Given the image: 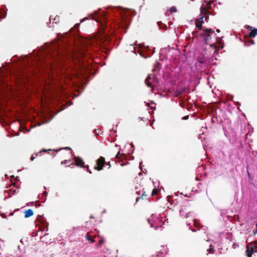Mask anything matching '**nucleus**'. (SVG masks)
<instances>
[{"label":"nucleus","instance_id":"obj_1","mask_svg":"<svg viewBox=\"0 0 257 257\" xmlns=\"http://www.w3.org/2000/svg\"><path fill=\"white\" fill-rule=\"evenodd\" d=\"M131 11L121 7H110L107 13L101 9L95 11L80 20L83 23L89 19L99 24L98 33L89 38L76 36L80 24H76L69 32L58 33L52 43H46L38 51L33 50L30 56L22 55L16 63L12 72L7 67L0 69V116H6L5 106L12 96V79L15 84L22 82L37 74L44 75V95L49 99L58 100L66 96L67 89L77 86L83 79L96 73L95 65L98 63L91 50L109 52L114 41L125 33L129 27Z\"/></svg>","mask_w":257,"mask_h":257},{"label":"nucleus","instance_id":"obj_2","mask_svg":"<svg viewBox=\"0 0 257 257\" xmlns=\"http://www.w3.org/2000/svg\"><path fill=\"white\" fill-rule=\"evenodd\" d=\"M204 17L202 16L196 21V27L199 30L198 31H193L192 33L193 40L195 38L196 40L203 41L204 44L209 43L212 35H215L214 31L211 29H202V24L204 23L203 19Z\"/></svg>","mask_w":257,"mask_h":257},{"label":"nucleus","instance_id":"obj_3","mask_svg":"<svg viewBox=\"0 0 257 257\" xmlns=\"http://www.w3.org/2000/svg\"><path fill=\"white\" fill-rule=\"evenodd\" d=\"M180 53V52L178 49L168 46L161 49L160 57L162 60H163V59L161 57L163 56V58H165L170 61H174L175 63H177L179 58Z\"/></svg>","mask_w":257,"mask_h":257},{"label":"nucleus","instance_id":"obj_4","mask_svg":"<svg viewBox=\"0 0 257 257\" xmlns=\"http://www.w3.org/2000/svg\"><path fill=\"white\" fill-rule=\"evenodd\" d=\"M138 53L143 58L150 57L155 52L149 46H145L142 44H139L138 47Z\"/></svg>","mask_w":257,"mask_h":257},{"label":"nucleus","instance_id":"obj_5","mask_svg":"<svg viewBox=\"0 0 257 257\" xmlns=\"http://www.w3.org/2000/svg\"><path fill=\"white\" fill-rule=\"evenodd\" d=\"M148 221L150 224L151 227H153L155 229L162 227L165 224V221L163 219V217H157L155 214H152L151 217L148 218Z\"/></svg>","mask_w":257,"mask_h":257},{"label":"nucleus","instance_id":"obj_6","mask_svg":"<svg viewBox=\"0 0 257 257\" xmlns=\"http://www.w3.org/2000/svg\"><path fill=\"white\" fill-rule=\"evenodd\" d=\"M195 216H196L195 213L193 212H191V211H189L187 213H186L185 216V217H186V218H188V217L192 218V222L189 223L187 222V224L188 226H189L190 227V229L192 231H194V232L196 231V230L192 228L193 226H195V227H196L197 228H199L200 227L199 223L197 222L196 219L195 218Z\"/></svg>","mask_w":257,"mask_h":257},{"label":"nucleus","instance_id":"obj_7","mask_svg":"<svg viewBox=\"0 0 257 257\" xmlns=\"http://www.w3.org/2000/svg\"><path fill=\"white\" fill-rule=\"evenodd\" d=\"M256 252V242H249L246 244V253L247 257H251L252 254Z\"/></svg>","mask_w":257,"mask_h":257},{"label":"nucleus","instance_id":"obj_8","mask_svg":"<svg viewBox=\"0 0 257 257\" xmlns=\"http://www.w3.org/2000/svg\"><path fill=\"white\" fill-rule=\"evenodd\" d=\"M36 222H39L42 227L44 229L46 228V230L48 231L49 224L43 215H38L36 219Z\"/></svg>","mask_w":257,"mask_h":257},{"label":"nucleus","instance_id":"obj_9","mask_svg":"<svg viewBox=\"0 0 257 257\" xmlns=\"http://www.w3.org/2000/svg\"><path fill=\"white\" fill-rule=\"evenodd\" d=\"M156 81V79L154 75L149 74L145 79V83L148 87H152Z\"/></svg>","mask_w":257,"mask_h":257},{"label":"nucleus","instance_id":"obj_10","mask_svg":"<svg viewBox=\"0 0 257 257\" xmlns=\"http://www.w3.org/2000/svg\"><path fill=\"white\" fill-rule=\"evenodd\" d=\"M218 45L216 46L214 44H210V46L211 47H213L214 49H215V51H214L212 56L215 57L218 54V51L220 49H222L224 47V45L223 43H222L221 42H219L217 41Z\"/></svg>","mask_w":257,"mask_h":257},{"label":"nucleus","instance_id":"obj_11","mask_svg":"<svg viewBox=\"0 0 257 257\" xmlns=\"http://www.w3.org/2000/svg\"><path fill=\"white\" fill-rule=\"evenodd\" d=\"M105 163V162L104 158L103 157H100L96 161V166L95 167V169L97 171H100L102 170Z\"/></svg>","mask_w":257,"mask_h":257},{"label":"nucleus","instance_id":"obj_12","mask_svg":"<svg viewBox=\"0 0 257 257\" xmlns=\"http://www.w3.org/2000/svg\"><path fill=\"white\" fill-rule=\"evenodd\" d=\"M208 63V57L204 55L200 57H198L197 59L196 63V67L199 66V64H202L204 66L206 65Z\"/></svg>","mask_w":257,"mask_h":257},{"label":"nucleus","instance_id":"obj_13","mask_svg":"<svg viewBox=\"0 0 257 257\" xmlns=\"http://www.w3.org/2000/svg\"><path fill=\"white\" fill-rule=\"evenodd\" d=\"M211 3L210 2H205L202 4L200 7V12L203 15H206L208 12V10L211 7Z\"/></svg>","mask_w":257,"mask_h":257},{"label":"nucleus","instance_id":"obj_14","mask_svg":"<svg viewBox=\"0 0 257 257\" xmlns=\"http://www.w3.org/2000/svg\"><path fill=\"white\" fill-rule=\"evenodd\" d=\"M73 159L75 161V164L76 166L82 168H84V162L82 158L79 157H75Z\"/></svg>","mask_w":257,"mask_h":257},{"label":"nucleus","instance_id":"obj_15","mask_svg":"<svg viewBox=\"0 0 257 257\" xmlns=\"http://www.w3.org/2000/svg\"><path fill=\"white\" fill-rule=\"evenodd\" d=\"M10 189L9 190H5V193H8L9 194L12 195H15L17 194L18 192V191L17 190V189L15 188V186L13 185H11L9 186Z\"/></svg>","mask_w":257,"mask_h":257},{"label":"nucleus","instance_id":"obj_16","mask_svg":"<svg viewBox=\"0 0 257 257\" xmlns=\"http://www.w3.org/2000/svg\"><path fill=\"white\" fill-rule=\"evenodd\" d=\"M33 215V211L32 209H29L25 212V217L28 218Z\"/></svg>","mask_w":257,"mask_h":257},{"label":"nucleus","instance_id":"obj_17","mask_svg":"<svg viewBox=\"0 0 257 257\" xmlns=\"http://www.w3.org/2000/svg\"><path fill=\"white\" fill-rule=\"evenodd\" d=\"M50 20V24L52 22V23H57L59 21V17H55V18H53L52 16H51L50 17L49 19Z\"/></svg>","mask_w":257,"mask_h":257},{"label":"nucleus","instance_id":"obj_18","mask_svg":"<svg viewBox=\"0 0 257 257\" xmlns=\"http://www.w3.org/2000/svg\"><path fill=\"white\" fill-rule=\"evenodd\" d=\"M257 35V29H253L252 30H251L248 36L250 38H254L256 35Z\"/></svg>","mask_w":257,"mask_h":257},{"label":"nucleus","instance_id":"obj_19","mask_svg":"<svg viewBox=\"0 0 257 257\" xmlns=\"http://www.w3.org/2000/svg\"><path fill=\"white\" fill-rule=\"evenodd\" d=\"M188 212H187V211L186 210V208L184 207H182V208L180 210V215L182 216V217H185V214L187 213Z\"/></svg>","mask_w":257,"mask_h":257},{"label":"nucleus","instance_id":"obj_20","mask_svg":"<svg viewBox=\"0 0 257 257\" xmlns=\"http://www.w3.org/2000/svg\"><path fill=\"white\" fill-rule=\"evenodd\" d=\"M50 120V119L47 120L46 118L44 117L42 118L41 122H37L36 125H41L42 124L48 123V122H49Z\"/></svg>","mask_w":257,"mask_h":257},{"label":"nucleus","instance_id":"obj_21","mask_svg":"<svg viewBox=\"0 0 257 257\" xmlns=\"http://www.w3.org/2000/svg\"><path fill=\"white\" fill-rule=\"evenodd\" d=\"M129 50L130 51H131L132 52H133L134 53L137 54V50H136V48L135 47V46H134V44H131L129 46Z\"/></svg>","mask_w":257,"mask_h":257},{"label":"nucleus","instance_id":"obj_22","mask_svg":"<svg viewBox=\"0 0 257 257\" xmlns=\"http://www.w3.org/2000/svg\"><path fill=\"white\" fill-rule=\"evenodd\" d=\"M85 237L91 243L94 242V240L92 238L91 236L89 233H87L85 235Z\"/></svg>","mask_w":257,"mask_h":257},{"label":"nucleus","instance_id":"obj_23","mask_svg":"<svg viewBox=\"0 0 257 257\" xmlns=\"http://www.w3.org/2000/svg\"><path fill=\"white\" fill-rule=\"evenodd\" d=\"M7 12L5 10H2L0 12V16L2 17V18H6L7 16Z\"/></svg>","mask_w":257,"mask_h":257},{"label":"nucleus","instance_id":"obj_24","mask_svg":"<svg viewBox=\"0 0 257 257\" xmlns=\"http://www.w3.org/2000/svg\"><path fill=\"white\" fill-rule=\"evenodd\" d=\"M254 44V40H249L248 41L245 42L244 45L245 46H249L250 45H253Z\"/></svg>","mask_w":257,"mask_h":257},{"label":"nucleus","instance_id":"obj_25","mask_svg":"<svg viewBox=\"0 0 257 257\" xmlns=\"http://www.w3.org/2000/svg\"><path fill=\"white\" fill-rule=\"evenodd\" d=\"M213 249H214V246L212 244H210L209 245V248L207 249V251L209 253H213Z\"/></svg>","mask_w":257,"mask_h":257},{"label":"nucleus","instance_id":"obj_26","mask_svg":"<svg viewBox=\"0 0 257 257\" xmlns=\"http://www.w3.org/2000/svg\"><path fill=\"white\" fill-rule=\"evenodd\" d=\"M158 25L161 29H167V26L165 24H162L161 22H158Z\"/></svg>","mask_w":257,"mask_h":257},{"label":"nucleus","instance_id":"obj_27","mask_svg":"<svg viewBox=\"0 0 257 257\" xmlns=\"http://www.w3.org/2000/svg\"><path fill=\"white\" fill-rule=\"evenodd\" d=\"M169 11L171 12H172V13H175L177 12V9L175 7H171L170 9H169Z\"/></svg>","mask_w":257,"mask_h":257},{"label":"nucleus","instance_id":"obj_28","mask_svg":"<svg viewBox=\"0 0 257 257\" xmlns=\"http://www.w3.org/2000/svg\"><path fill=\"white\" fill-rule=\"evenodd\" d=\"M100 132H101L100 130H99V129H98V130H95L94 131V133H95V135L96 136H98V135H99V134L100 133Z\"/></svg>","mask_w":257,"mask_h":257},{"label":"nucleus","instance_id":"obj_29","mask_svg":"<svg viewBox=\"0 0 257 257\" xmlns=\"http://www.w3.org/2000/svg\"><path fill=\"white\" fill-rule=\"evenodd\" d=\"M157 193V191L155 188H154L152 191V195L154 196V195H156Z\"/></svg>","mask_w":257,"mask_h":257},{"label":"nucleus","instance_id":"obj_30","mask_svg":"<svg viewBox=\"0 0 257 257\" xmlns=\"http://www.w3.org/2000/svg\"><path fill=\"white\" fill-rule=\"evenodd\" d=\"M84 168H86L87 172H88L90 174L92 173L91 171L89 169V166L88 165L85 166Z\"/></svg>","mask_w":257,"mask_h":257},{"label":"nucleus","instance_id":"obj_31","mask_svg":"<svg viewBox=\"0 0 257 257\" xmlns=\"http://www.w3.org/2000/svg\"><path fill=\"white\" fill-rule=\"evenodd\" d=\"M46 151H47L46 150L43 149V150L40 151V152H39L37 154H35V156L39 155V154H41L42 152H46Z\"/></svg>","mask_w":257,"mask_h":257},{"label":"nucleus","instance_id":"obj_32","mask_svg":"<svg viewBox=\"0 0 257 257\" xmlns=\"http://www.w3.org/2000/svg\"><path fill=\"white\" fill-rule=\"evenodd\" d=\"M120 152H118L117 153V154L116 155V156H115V158H117V159H118V160L119 161H121V160H120V158H119V155H120Z\"/></svg>","mask_w":257,"mask_h":257},{"label":"nucleus","instance_id":"obj_33","mask_svg":"<svg viewBox=\"0 0 257 257\" xmlns=\"http://www.w3.org/2000/svg\"><path fill=\"white\" fill-rule=\"evenodd\" d=\"M70 162V160H64V161H63L61 162V164H67V163Z\"/></svg>","mask_w":257,"mask_h":257},{"label":"nucleus","instance_id":"obj_34","mask_svg":"<svg viewBox=\"0 0 257 257\" xmlns=\"http://www.w3.org/2000/svg\"><path fill=\"white\" fill-rule=\"evenodd\" d=\"M104 242V240L103 239H100L99 240V245L102 244Z\"/></svg>","mask_w":257,"mask_h":257},{"label":"nucleus","instance_id":"obj_35","mask_svg":"<svg viewBox=\"0 0 257 257\" xmlns=\"http://www.w3.org/2000/svg\"><path fill=\"white\" fill-rule=\"evenodd\" d=\"M238 246H239V245L238 244H236L234 243L233 244L232 247H233V248H235L237 247H238Z\"/></svg>","mask_w":257,"mask_h":257},{"label":"nucleus","instance_id":"obj_36","mask_svg":"<svg viewBox=\"0 0 257 257\" xmlns=\"http://www.w3.org/2000/svg\"><path fill=\"white\" fill-rule=\"evenodd\" d=\"M189 118V115H186V116H184L183 117V120H187Z\"/></svg>","mask_w":257,"mask_h":257},{"label":"nucleus","instance_id":"obj_37","mask_svg":"<svg viewBox=\"0 0 257 257\" xmlns=\"http://www.w3.org/2000/svg\"><path fill=\"white\" fill-rule=\"evenodd\" d=\"M34 155H35V154H33V155H32V156H31V158H30V160H31V161H33V160H34V159L35 158V156Z\"/></svg>","mask_w":257,"mask_h":257},{"label":"nucleus","instance_id":"obj_38","mask_svg":"<svg viewBox=\"0 0 257 257\" xmlns=\"http://www.w3.org/2000/svg\"><path fill=\"white\" fill-rule=\"evenodd\" d=\"M43 195H44L45 196H46L47 195V192L46 191H44L43 192ZM46 197H45L44 202H45L46 201Z\"/></svg>","mask_w":257,"mask_h":257},{"label":"nucleus","instance_id":"obj_39","mask_svg":"<svg viewBox=\"0 0 257 257\" xmlns=\"http://www.w3.org/2000/svg\"><path fill=\"white\" fill-rule=\"evenodd\" d=\"M147 105H148V106L149 107V105L148 103H147ZM149 109L154 110L155 109V108L154 107H153V106H150Z\"/></svg>","mask_w":257,"mask_h":257},{"label":"nucleus","instance_id":"obj_40","mask_svg":"<svg viewBox=\"0 0 257 257\" xmlns=\"http://www.w3.org/2000/svg\"><path fill=\"white\" fill-rule=\"evenodd\" d=\"M11 197V195L9 194L8 196H5L4 200H6L8 198H10Z\"/></svg>","mask_w":257,"mask_h":257},{"label":"nucleus","instance_id":"obj_41","mask_svg":"<svg viewBox=\"0 0 257 257\" xmlns=\"http://www.w3.org/2000/svg\"><path fill=\"white\" fill-rule=\"evenodd\" d=\"M64 150H71V148H69V147H65V148H64Z\"/></svg>","mask_w":257,"mask_h":257},{"label":"nucleus","instance_id":"obj_42","mask_svg":"<svg viewBox=\"0 0 257 257\" xmlns=\"http://www.w3.org/2000/svg\"><path fill=\"white\" fill-rule=\"evenodd\" d=\"M248 28L249 30H250V31L253 30L252 27H250V26H248Z\"/></svg>","mask_w":257,"mask_h":257},{"label":"nucleus","instance_id":"obj_43","mask_svg":"<svg viewBox=\"0 0 257 257\" xmlns=\"http://www.w3.org/2000/svg\"><path fill=\"white\" fill-rule=\"evenodd\" d=\"M151 257H162V256L160 255H153Z\"/></svg>","mask_w":257,"mask_h":257},{"label":"nucleus","instance_id":"obj_44","mask_svg":"<svg viewBox=\"0 0 257 257\" xmlns=\"http://www.w3.org/2000/svg\"><path fill=\"white\" fill-rule=\"evenodd\" d=\"M142 162H141L140 163V169L142 170Z\"/></svg>","mask_w":257,"mask_h":257},{"label":"nucleus","instance_id":"obj_45","mask_svg":"<svg viewBox=\"0 0 257 257\" xmlns=\"http://www.w3.org/2000/svg\"><path fill=\"white\" fill-rule=\"evenodd\" d=\"M209 19V17L208 16H205V21H206L207 22V20Z\"/></svg>","mask_w":257,"mask_h":257},{"label":"nucleus","instance_id":"obj_46","mask_svg":"<svg viewBox=\"0 0 257 257\" xmlns=\"http://www.w3.org/2000/svg\"><path fill=\"white\" fill-rule=\"evenodd\" d=\"M106 164L107 165H108V166H109L108 168H109L110 167V163H109V162L106 163Z\"/></svg>","mask_w":257,"mask_h":257},{"label":"nucleus","instance_id":"obj_47","mask_svg":"<svg viewBox=\"0 0 257 257\" xmlns=\"http://www.w3.org/2000/svg\"><path fill=\"white\" fill-rule=\"evenodd\" d=\"M254 234L257 233V229L254 231Z\"/></svg>","mask_w":257,"mask_h":257},{"label":"nucleus","instance_id":"obj_48","mask_svg":"<svg viewBox=\"0 0 257 257\" xmlns=\"http://www.w3.org/2000/svg\"><path fill=\"white\" fill-rule=\"evenodd\" d=\"M120 165L121 166H123L125 165V164H124H124H121Z\"/></svg>","mask_w":257,"mask_h":257},{"label":"nucleus","instance_id":"obj_49","mask_svg":"<svg viewBox=\"0 0 257 257\" xmlns=\"http://www.w3.org/2000/svg\"><path fill=\"white\" fill-rule=\"evenodd\" d=\"M26 131L27 133L29 132L30 130L28 129H26Z\"/></svg>","mask_w":257,"mask_h":257},{"label":"nucleus","instance_id":"obj_50","mask_svg":"<svg viewBox=\"0 0 257 257\" xmlns=\"http://www.w3.org/2000/svg\"><path fill=\"white\" fill-rule=\"evenodd\" d=\"M112 132H113L114 133H115V132H116V131H115V130H114V129H113V128H112Z\"/></svg>","mask_w":257,"mask_h":257},{"label":"nucleus","instance_id":"obj_51","mask_svg":"<svg viewBox=\"0 0 257 257\" xmlns=\"http://www.w3.org/2000/svg\"><path fill=\"white\" fill-rule=\"evenodd\" d=\"M142 175V173L140 172V173H139V175H140H140Z\"/></svg>","mask_w":257,"mask_h":257},{"label":"nucleus","instance_id":"obj_52","mask_svg":"<svg viewBox=\"0 0 257 257\" xmlns=\"http://www.w3.org/2000/svg\"><path fill=\"white\" fill-rule=\"evenodd\" d=\"M131 146H132L133 148H134V145L133 144H131Z\"/></svg>","mask_w":257,"mask_h":257},{"label":"nucleus","instance_id":"obj_53","mask_svg":"<svg viewBox=\"0 0 257 257\" xmlns=\"http://www.w3.org/2000/svg\"><path fill=\"white\" fill-rule=\"evenodd\" d=\"M216 31H217V32H218V33L220 32V30H219V29H217V30H216Z\"/></svg>","mask_w":257,"mask_h":257},{"label":"nucleus","instance_id":"obj_54","mask_svg":"<svg viewBox=\"0 0 257 257\" xmlns=\"http://www.w3.org/2000/svg\"><path fill=\"white\" fill-rule=\"evenodd\" d=\"M73 165V164H71L70 165L67 166V167H70V166Z\"/></svg>","mask_w":257,"mask_h":257},{"label":"nucleus","instance_id":"obj_55","mask_svg":"<svg viewBox=\"0 0 257 257\" xmlns=\"http://www.w3.org/2000/svg\"><path fill=\"white\" fill-rule=\"evenodd\" d=\"M211 121H212V122H214V120H213L212 118H211Z\"/></svg>","mask_w":257,"mask_h":257},{"label":"nucleus","instance_id":"obj_56","mask_svg":"<svg viewBox=\"0 0 257 257\" xmlns=\"http://www.w3.org/2000/svg\"><path fill=\"white\" fill-rule=\"evenodd\" d=\"M134 157L133 156H132V160H134Z\"/></svg>","mask_w":257,"mask_h":257},{"label":"nucleus","instance_id":"obj_57","mask_svg":"<svg viewBox=\"0 0 257 257\" xmlns=\"http://www.w3.org/2000/svg\"><path fill=\"white\" fill-rule=\"evenodd\" d=\"M81 92H82V91L80 92L79 93V94H78V95H79L80 93H81Z\"/></svg>","mask_w":257,"mask_h":257},{"label":"nucleus","instance_id":"obj_58","mask_svg":"<svg viewBox=\"0 0 257 257\" xmlns=\"http://www.w3.org/2000/svg\"><path fill=\"white\" fill-rule=\"evenodd\" d=\"M153 124V123H151L150 125L152 126Z\"/></svg>","mask_w":257,"mask_h":257},{"label":"nucleus","instance_id":"obj_59","mask_svg":"<svg viewBox=\"0 0 257 257\" xmlns=\"http://www.w3.org/2000/svg\"><path fill=\"white\" fill-rule=\"evenodd\" d=\"M44 188L45 189H46V188L45 186L44 187Z\"/></svg>","mask_w":257,"mask_h":257}]
</instances>
